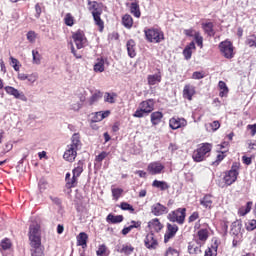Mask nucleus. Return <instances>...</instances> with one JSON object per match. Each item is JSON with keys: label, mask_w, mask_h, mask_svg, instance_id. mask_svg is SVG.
<instances>
[{"label": "nucleus", "mask_w": 256, "mask_h": 256, "mask_svg": "<svg viewBox=\"0 0 256 256\" xmlns=\"http://www.w3.org/2000/svg\"><path fill=\"white\" fill-rule=\"evenodd\" d=\"M81 147V138L78 133L73 134L71 138V144L67 146L66 151L64 152L65 161L73 163L77 157V151Z\"/></svg>", "instance_id": "f257e3e1"}, {"label": "nucleus", "mask_w": 256, "mask_h": 256, "mask_svg": "<svg viewBox=\"0 0 256 256\" xmlns=\"http://www.w3.org/2000/svg\"><path fill=\"white\" fill-rule=\"evenodd\" d=\"M154 109L155 101L153 99L142 101L139 104L138 109L133 114V117H136L137 119H142V117H145L146 115H149V113H152Z\"/></svg>", "instance_id": "f03ea898"}, {"label": "nucleus", "mask_w": 256, "mask_h": 256, "mask_svg": "<svg viewBox=\"0 0 256 256\" xmlns=\"http://www.w3.org/2000/svg\"><path fill=\"white\" fill-rule=\"evenodd\" d=\"M29 239L31 247H41V226L37 222L30 225Z\"/></svg>", "instance_id": "7ed1b4c3"}, {"label": "nucleus", "mask_w": 256, "mask_h": 256, "mask_svg": "<svg viewBox=\"0 0 256 256\" xmlns=\"http://www.w3.org/2000/svg\"><path fill=\"white\" fill-rule=\"evenodd\" d=\"M213 146L210 143H202L197 150L194 151L192 157L196 163H201V161H205L207 157H209V153H211V149Z\"/></svg>", "instance_id": "20e7f679"}, {"label": "nucleus", "mask_w": 256, "mask_h": 256, "mask_svg": "<svg viewBox=\"0 0 256 256\" xmlns=\"http://www.w3.org/2000/svg\"><path fill=\"white\" fill-rule=\"evenodd\" d=\"M239 177V164L234 163L229 171L224 175V182L227 187L233 185Z\"/></svg>", "instance_id": "39448f33"}, {"label": "nucleus", "mask_w": 256, "mask_h": 256, "mask_svg": "<svg viewBox=\"0 0 256 256\" xmlns=\"http://www.w3.org/2000/svg\"><path fill=\"white\" fill-rule=\"evenodd\" d=\"M233 43L231 41H223L219 44V50L221 55L225 57V59H233L235 57Z\"/></svg>", "instance_id": "423d86ee"}, {"label": "nucleus", "mask_w": 256, "mask_h": 256, "mask_svg": "<svg viewBox=\"0 0 256 256\" xmlns=\"http://www.w3.org/2000/svg\"><path fill=\"white\" fill-rule=\"evenodd\" d=\"M187 209L185 208H178L175 211H172L168 214V219L172 223H179V225H183L185 223Z\"/></svg>", "instance_id": "0eeeda50"}, {"label": "nucleus", "mask_w": 256, "mask_h": 256, "mask_svg": "<svg viewBox=\"0 0 256 256\" xmlns=\"http://www.w3.org/2000/svg\"><path fill=\"white\" fill-rule=\"evenodd\" d=\"M144 33L150 43H161L165 39L163 32L157 29H148Z\"/></svg>", "instance_id": "6e6552de"}, {"label": "nucleus", "mask_w": 256, "mask_h": 256, "mask_svg": "<svg viewBox=\"0 0 256 256\" xmlns=\"http://www.w3.org/2000/svg\"><path fill=\"white\" fill-rule=\"evenodd\" d=\"M144 245L149 251H155L159 247V241L155 238V234L149 233L144 239Z\"/></svg>", "instance_id": "1a4fd4ad"}, {"label": "nucleus", "mask_w": 256, "mask_h": 256, "mask_svg": "<svg viewBox=\"0 0 256 256\" xmlns=\"http://www.w3.org/2000/svg\"><path fill=\"white\" fill-rule=\"evenodd\" d=\"M163 169H165V166L159 161L151 162L147 166L150 175H160V173H163Z\"/></svg>", "instance_id": "9d476101"}, {"label": "nucleus", "mask_w": 256, "mask_h": 256, "mask_svg": "<svg viewBox=\"0 0 256 256\" xmlns=\"http://www.w3.org/2000/svg\"><path fill=\"white\" fill-rule=\"evenodd\" d=\"M4 90L8 95H12V97L15 99H20V101L27 102V96H25V93L17 90V88L13 86H6Z\"/></svg>", "instance_id": "9b49d317"}, {"label": "nucleus", "mask_w": 256, "mask_h": 256, "mask_svg": "<svg viewBox=\"0 0 256 256\" xmlns=\"http://www.w3.org/2000/svg\"><path fill=\"white\" fill-rule=\"evenodd\" d=\"M72 38L77 49H83L87 45V38H85V34L82 31H77L73 34Z\"/></svg>", "instance_id": "f8f14e48"}, {"label": "nucleus", "mask_w": 256, "mask_h": 256, "mask_svg": "<svg viewBox=\"0 0 256 256\" xmlns=\"http://www.w3.org/2000/svg\"><path fill=\"white\" fill-rule=\"evenodd\" d=\"M177 231H179V226L176 224H167V231L164 235V243H169L170 239H173L175 235H177Z\"/></svg>", "instance_id": "ddd939ff"}, {"label": "nucleus", "mask_w": 256, "mask_h": 256, "mask_svg": "<svg viewBox=\"0 0 256 256\" xmlns=\"http://www.w3.org/2000/svg\"><path fill=\"white\" fill-rule=\"evenodd\" d=\"M169 125L173 130L187 127V120L185 118L173 117L169 120Z\"/></svg>", "instance_id": "4468645a"}, {"label": "nucleus", "mask_w": 256, "mask_h": 256, "mask_svg": "<svg viewBox=\"0 0 256 256\" xmlns=\"http://www.w3.org/2000/svg\"><path fill=\"white\" fill-rule=\"evenodd\" d=\"M102 13H103V11L101 9H95L92 11V17L95 21V25H97V27H99V31H103V29L105 28V24H104L103 20L101 19Z\"/></svg>", "instance_id": "2eb2a0df"}, {"label": "nucleus", "mask_w": 256, "mask_h": 256, "mask_svg": "<svg viewBox=\"0 0 256 256\" xmlns=\"http://www.w3.org/2000/svg\"><path fill=\"white\" fill-rule=\"evenodd\" d=\"M201 247H203V244L194 239V241L188 244V252L190 255H199L201 253Z\"/></svg>", "instance_id": "dca6fc26"}, {"label": "nucleus", "mask_w": 256, "mask_h": 256, "mask_svg": "<svg viewBox=\"0 0 256 256\" xmlns=\"http://www.w3.org/2000/svg\"><path fill=\"white\" fill-rule=\"evenodd\" d=\"M207 239H209V230L207 228L200 229L195 236V240L202 245H205Z\"/></svg>", "instance_id": "f3484780"}, {"label": "nucleus", "mask_w": 256, "mask_h": 256, "mask_svg": "<svg viewBox=\"0 0 256 256\" xmlns=\"http://www.w3.org/2000/svg\"><path fill=\"white\" fill-rule=\"evenodd\" d=\"M167 207H165L161 203H156L152 205L151 207V213L155 215V217H159L160 215H164V213H167Z\"/></svg>", "instance_id": "a211bd4d"}, {"label": "nucleus", "mask_w": 256, "mask_h": 256, "mask_svg": "<svg viewBox=\"0 0 256 256\" xmlns=\"http://www.w3.org/2000/svg\"><path fill=\"white\" fill-rule=\"evenodd\" d=\"M126 47H127L129 57H131V59H133V57H136V55H137V45L135 44L133 39H130V40L127 41Z\"/></svg>", "instance_id": "6ab92c4d"}, {"label": "nucleus", "mask_w": 256, "mask_h": 256, "mask_svg": "<svg viewBox=\"0 0 256 256\" xmlns=\"http://www.w3.org/2000/svg\"><path fill=\"white\" fill-rule=\"evenodd\" d=\"M193 95H195V87L192 85L184 86L183 97L188 101H193Z\"/></svg>", "instance_id": "aec40b11"}, {"label": "nucleus", "mask_w": 256, "mask_h": 256, "mask_svg": "<svg viewBox=\"0 0 256 256\" xmlns=\"http://www.w3.org/2000/svg\"><path fill=\"white\" fill-rule=\"evenodd\" d=\"M66 187L67 189H73V187H77V183L79 181V178L77 176H72L71 173L66 174Z\"/></svg>", "instance_id": "412c9836"}, {"label": "nucleus", "mask_w": 256, "mask_h": 256, "mask_svg": "<svg viewBox=\"0 0 256 256\" xmlns=\"http://www.w3.org/2000/svg\"><path fill=\"white\" fill-rule=\"evenodd\" d=\"M109 115H111V111L106 110V111H100V112H96L95 115L92 118L93 123H99V121H103V119H106V117H108Z\"/></svg>", "instance_id": "4be33fe9"}, {"label": "nucleus", "mask_w": 256, "mask_h": 256, "mask_svg": "<svg viewBox=\"0 0 256 256\" xmlns=\"http://www.w3.org/2000/svg\"><path fill=\"white\" fill-rule=\"evenodd\" d=\"M87 239H89V236L85 232H81L77 236V245L78 247H82V249H85L87 247Z\"/></svg>", "instance_id": "5701e85b"}, {"label": "nucleus", "mask_w": 256, "mask_h": 256, "mask_svg": "<svg viewBox=\"0 0 256 256\" xmlns=\"http://www.w3.org/2000/svg\"><path fill=\"white\" fill-rule=\"evenodd\" d=\"M195 49V42H191L189 45L185 47V49L183 50V55L187 61L191 59L193 51H195Z\"/></svg>", "instance_id": "b1692460"}, {"label": "nucleus", "mask_w": 256, "mask_h": 256, "mask_svg": "<svg viewBox=\"0 0 256 256\" xmlns=\"http://www.w3.org/2000/svg\"><path fill=\"white\" fill-rule=\"evenodd\" d=\"M200 204L205 209H212L213 208V196L212 195L204 196L203 199L200 200Z\"/></svg>", "instance_id": "393cba45"}, {"label": "nucleus", "mask_w": 256, "mask_h": 256, "mask_svg": "<svg viewBox=\"0 0 256 256\" xmlns=\"http://www.w3.org/2000/svg\"><path fill=\"white\" fill-rule=\"evenodd\" d=\"M95 73H103L105 71V60L103 58H98L94 64Z\"/></svg>", "instance_id": "a878e982"}, {"label": "nucleus", "mask_w": 256, "mask_h": 256, "mask_svg": "<svg viewBox=\"0 0 256 256\" xmlns=\"http://www.w3.org/2000/svg\"><path fill=\"white\" fill-rule=\"evenodd\" d=\"M148 227L149 229H154V231H161L163 229V224H161L159 219L155 218L148 223Z\"/></svg>", "instance_id": "bb28decb"}, {"label": "nucleus", "mask_w": 256, "mask_h": 256, "mask_svg": "<svg viewBox=\"0 0 256 256\" xmlns=\"http://www.w3.org/2000/svg\"><path fill=\"white\" fill-rule=\"evenodd\" d=\"M163 119V113L156 111L151 114V123L152 125H159Z\"/></svg>", "instance_id": "cd10ccee"}, {"label": "nucleus", "mask_w": 256, "mask_h": 256, "mask_svg": "<svg viewBox=\"0 0 256 256\" xmlns=\"http://www.w3.org/2000/svg\"><path fill=\"white\" fill-rule=\"evenodd\" d=\"M130 13L134 15V17H141V10L139 9V2H132L130 5Z\"/></svg>", "instance_id": "c85d7f7f"}, {"label": "nucleus", "mask_w": 256, "mask_h": 256, "mask_svg": "<svg viewBox=\"0 0 256 256\" xmlns=\"http://www.w3.org/2000/svg\"><path fill=\"white\" fill-rule=\"evenodd\" d=\"M152 187L160 189V191H167V189H169V184L165 181L154 180Z\"/></svg>", "instance_id": "c756f323"}, {"label": "nucleus", "mask_w": 256, "mask_h": 256, "mask_svg": "<svg viewBox=\"0 0 256 256\" xmlns=\"http://www.w3.org/2000/svg\"><path fill=\"white\" fill-rule=\"evenodd\" d=\"M102 97H103V92H101L99 90L94 91L92 96L89 98V104L95 105V103H97V101H99V99H102Z\"/></svg>", "instance_id": "7c9ffc66"}, {"label": "nucleus", "mask_w": 256, "mask_h": 256, "mask_svg": "<svg viewBox=\"0 0 256 256\" xmlns=\"http://www.w3.org/2000/svg\"><path fill=\"white\" fill-rule=\"evenodd\" d=\"M122 25H124L126 29H131V27H133V17L129 14H125L122 17Z\"/></svg>", "instance_id": "2f4dec72"}, {"label": "nucleus", "mask_w": 256, "mask_h": 256, "mask_svg": "<svg viewBox=\"0 0 256 256\" xmlns=\"http://www.w3.org/2000/svg\"><path fill=\"white\" fill-rule=\"evenodd\" d=\"M72 173L75 177L79 179L81 177V173H83V161H79L77 164L74 165V169Z\"/></svg>", "instance_id": "473e14b6"}, {"label": "nucleus", "mask_w": 256, "mask_h": 256, "mask_svg": "<svg viewBox=\"0 0 256 256\" xmlns=\"http://www.w3.org/2000/svg\"><path fill=\"white\" fill-rule=\"evenodd\" d=\"M107 223H122L123 221V215H113V214H109L106 218Z\"/></svg>", "instance_id": "72a5a7b5"}, {"label": "nucleus", "mask_w": 256, "mask_h": 256, "mask_svg": "<svg viewBox=\"0 0 256 256\" xmlns=\"http://www.w3.org/2000/svg\"><path fill=\"white\" fill-rule=\"evenodd\" d=\"M157 83H161V73L148 76V85H157Z\"/></svg>", "instance_id": "f704fd0d"}, {"label": "nucleus", "mask_w": 256, "mask_h": 256, "mask_svg": "<svg viewBox=\"0 0 256 256\" xmlns=\"http://www.w3.org/2000/svg\"><path fill=\"white\" fill-rule=\"evenodd\" d=\"M202 28L209 37H213V35H215V30H213V24L211 22L202 24Z\"/></svg>", "instance_id": "c9c22d12"}, {"label": "nucleus", "mask_w": 256, "mask_h": 256, "mask_svg": "<svg viewBox=\"0 0 256 256\" xmlns=\"http://www.w3.org/2000/svg\"><path fill=\"white\" fill-rule=\"evenodd\" d=\"M218 87L220 89L219 96L220 97H226L227 93H229V88L227 87V84L223 81H220L218 83Z\"/></svg>", "instance_id": "e433bc0d"}, {"label": "nucleus", "mask_w": 256, "mask_h": 256, "mask_svg": "<svg viewBox=\"0 0 256 256\" xmlns=\"http://www.w3.org/2000/svg\"><path fill=\"white\" fill-rule=\"evenodd\" d=\"M251 207H253V202H247L246 206H243L239 209V215H241V217H244V215H247V213L251 211Z\"/></svg>", "instance_id": "4c0bfd02"}, {"label": "nucleus", "mask_w": 256, "mask_h": 256, "mask_svg": "<svg viewBox=\"0 0 256 256\" xmlns=\"http://www.w3.org/2000/svg\"><path fill=\"white\" fill-rule=\"evenodd\" d=\"M64 23L68 27H73V25H75V18H73V15H71V13H67L65 15Z\"/></svg>", "instance_id": "58836bf2"}, {"label": "nucleus", "mask_w": 256, "mask_h": 256, "mask_svg": "<svg viewBox=\"0 0 256 256\" xmlns=\"http://www.w3.org/2000/svg\"><path fill=\"white\" fill-rule=\"evenodd\" d=\"M96 254H97V256H108L109 250L107 249V246H105V244H102L99 246Z\"/></svg>", "instance_id": "ea45409f"}, {"label": "nucleus", "mask_w": 256, "mask_h": 256, "mask_svg": "<svg viewBox=\"0 0 256 256\" xmlns=\"http://www.w3.org/2000/svg\"><path fill=\"white\" fill-rule=\"evenodd\" d=\"M117 97V95L115 94H111L109 92H106L104 95V101L105 103H115V98Z\"/></svg>", "instance_id": "a19ab883"}, {"label": "nucleus", "mask_w": 256, "mask_h": 256, "mask_svg": "<svg viewBox=\"0 0 256 256\" xmlns=\"http://www.w3.org/2000/svg\"><path fill=\"white\" fill-rule=\"evenodd\" d=\"M32 57H33V63H35V65L41 64V54H39V51L33 50Z\"/></svg>", "instance_id": "79ce46f5"}, {"label": "nucleus", "mask_w": 256, "mask_h": 256, "mask_svg": "<svg viewBox=\"0 0 256 256\" xmlns=\"http://www.w3.org/2000/svg\"><path fill=\"white\" fill-rule=\"evenodd\" d=\"M246 230L247 231H255L256 229V220L252 219V220H248L245 224Z\"/></svg>", "instance_id": "37998d69"}, {"label": "nucleus", "mask_w": 256, "mask_h": 256, "mask_svg": "<svg viewBox=\"0 0 256 256\" xmlns=\"http://www.w3.org/2000/svg\"><path fill=\"white\" fill-rule=\"evenodd\" d=\"M0 249H3V251H7V249H11V240L4 239L0 243Z\"/></svg>", "instance_id": "c03bdc74"}, {"label": "nucleus", "mask_w": 256, "mask_h": 256, "mask_svg": "<svg viewBox=\"0 0 256 256\" xmlns=\"http://www.w3.org/2000/svg\"><path fill=\"white\" fill-rule=\"evenodd\" d=\"M204 256H217V246L207 248Z\"/></svg>", "instance_id": "a18cd8bd"}, {"label": "nucleus", "mask_w": 256, "mask_h": 256, "mask_svg": "<svg viewBox=\"0 0 256 256\" xmlns=\"http://www.w3.org/2000/svg\"><path fill=\"white\" fill-rule=\"evenodd\" d=\"M122 193H123V189L112 188V196H113V199H115V201H117V199H119V197H121Z\"/></svg>", "instance_id": "49530a36"}, {"label": "nucleus", "mask_w": 256, "mask_h": 256, "mask_svg": "<svg viewBox=\"0 0 256 256\" xmlns=\"http://www.w3.org/2000/svg\"><path fill=\"white\" fill-rule=\"evenodd\" d=\"M120 207L123 211H130V213H133L135 211V209L133 208V206L127 202H122L120 204Z\"/></svg>", "instance_id": "de8ad7c7"}, {"label": "nucleus", "mask_w": 256, "mask_h": 256, "mask_svg": "<svg viewBox=\"0 0 256 256\" xmlns=\"http://www.w3.org/2000/svg\"><path fill=\"white\" fill-rule=\"evenodd\" d=\"M133 251H135V248L131 245H123L121 249V253H125V255H131Z\"/></svg>", "instance_id": "09e8293b"}, {"label": "nucleus", "mask_w": 256, "mask_h": 256, "mask_svg": "<svg viewBox=\"0 0 256 256\" xmlns=\"http://www.w3.org/2000/svg\"><path fill=\"white\" fill-rule=\"evenodd\" d=\"M246 45L256 47V35H251L246 39Z\"/></svg>", "instance_id": "8fccbe9b"}, {"label": "nucleus", "mask_w": 256, "mask_h": 256, "mask_svg": "<svg viewBox=\"0 0 256 256\" xmlns=\"http://www.w3.org/2000/svg\"><path fill=\"white\" fill-rule=\"evenodd\" d=\"M33 247V252H32V256H44L43 254V248H41L40 246H32Z\"/></svg>", "instance_id": "3c124183"}, {"label": "nucleus", "mask_w": 256, "mask_h": 256, "mask_svg": "<svg viewBox=\"0 0 256 256\" xmlns=\"http://www.w3.org/2000/svg\"><path fill=\"white\" fill-rule=\"evenodd\" d=\"M194 39L198 47H200V49H203V36H201V34H199L198 32V33H195Z\"/></svg>", "instance_id": "603ef678"}, {"label": "nucleus", "mask_w": 256, "mask_h": 256, "mask_svg": "<svg viewBox=\"0 0 256 256\" xmlns=\"http://www.w3.org/2000/svg\"><path fill=\"white\" fill-rule=\"evenodd\" d=\"M132 229H139V224H137V225H130L128 227L123 228L122 235H128V233H131Z\"/></svg>", "instance_id": "864d4df0"}, {"label": "nucleus", "mask_w": 256, "mask_h": 256, "mask_svg": "<svg viewBox=\"0 0 256 256\" xmlns=\"http://www.w3.org/2000/svg\"><path fill=\"white\" fill-rule=\"evenodd\" d=\"M10 60H11L10 64L12 65L14 71H19L20 69L19 60H17L14 57H10Z\"/></svg>", "instance_id": "5fc2aeb1"}, {"label": "nucleus", "mask_w": 256, "mask_h": 256, "mask_svg": "<svg viewBox=\"0 0 256 256\" xmlns=\"http://www.w3.org/2000/svg\"><path fill=\"white\" fill-rule=\"evenodd\" d=\"M37 79H39V74L37 73H32V74H28V78H27V81L28 83H35V81H37Z\"/></svg>", "instance_id": "6e6d98bb"}, {"label": "nucleus", "mask_w": 256, "mask_h": 256, "mask_svg": "<svg viewBox=\"0 0 256 256\" xmlns=\"http://www.w3.org/2000/svg\"><path fill=\"white\" fill-rule=\"evenodd\" d=\"M27 39L30 41V43H35V39H37V34L33 31H29L27 33Z\"/></svg>", "instance_id": "4d7b16f0"}, {"label": "nucleus", "mask_w": 256, "mask_h": 256, "mask_svg": "<svg viewBox=\"0 0 256 256\" xmlns=\"http://www.w3.org/2000/svg\"><path fill=\"white\" fill-rule=\"evenodd\" d=\"M165 256H179V252L176 249L170 247L166 251Z\"/></svg>", "instance_id": "13d9d810"}, {"label": "nucleus", "mask_w": 256, "mask_h": 256, "mask_svg": "<svg viewBox=\"0 0 256 256\" xmlns=\"http://www.w3.org/2000/svg\"><path fill=\"white\" fill-rule=\"evenodd\" d=\"M107 155H109L107 152L103 151L98 156H96L97 163H101L103 159H106Z\"/></svg>", "instance_id": "bf43d9fd"}, {"label": "nucleus", "mask_w": 256, "mask_h": 256, "mask_svg": "<svg viewBox=\"0 0 256 256\" xmlns=\"http://www.w3.org/2000/svg\"><path fill=\"white\" fill-rule=\"evenodd\" d=\"M195 33L199 32H196L193 28L184 30V35H187V37H195Z\"/></svg>", "instance_id": "052dcab7"}, {"label": "nucleus", "mask_w": 256, "mask_h": 256, "mask_svg": "<svg viewBox=\"0 0 256 256\" xmlns=\"http://www.w3.org/2000/svg\"><path fill=\"white\" fill-rule=\"evenodd\" d=\"M82 107L83 105L81 103L76 102L74 104H71L70 109H72V111H79Z\"/></svg>", "instance_id": "680f3d73"}, {"label": "nucleus", "mask_w": 256, "mask_h": 256, "mask_svg": "<svg viewBox=\"0 0 256 256\" xmlns=\"http://www.w3.org/2000/svg\"><path fill=\"white\" fill-rule=\"evenodd\" d=\"M38 186L41 192L45 191L47 189V181L40 180Z\"/></svg>", "instance_id": "e2e57ef3"}, {"label": "nucleus", "mask_w": 256, "mask_h": 256, "mask_svg": "<svg viewBox=\"0 0 256 256\" xmlns=\"http://www.w3.org/2000/svg\"><path fill=\"white\" fill-rule=\"evenodd\" d=\"M210 127L212 128V131H217V129L221 127V124L219 123V121H214L210 124Z\"/></svg>", "instance_id": "0e129e2a"}, {"label": "nucleus", "mask_w": 256, "mask_h": 256, "mask_svg": "<svg viewBox=\"0 0 256 256\" xmlns=\"http://www.w3.org/2000/svg\"><path fill=\"white\" fill-rule=\"evenodd\" d=\"M199 219V212H194L190 217H189V223H193V221H197Z\"/></svg>", "instance_id": "69168bd1"}, {"label": "nucleus", "mask_w": 256, "mask_h": 256, "mask_svg": "<svg viewBox=\"0 0 256 256\" xmlns=\"http://www.w3.org/2000/svg\"><path fill=\"white\" fill-rule=\"evenodd\" d=\"M203 77H205V75L201 72H194L192 74V79H203Z\"/></svg>", "instance_id": "338daca9"}, {"label": "nucleus", "mask_w": 256, "mask_h": 256, "mask_svg": "<svg viewBox=\"0 0 256 256\" xmlns=\"http://www.w3.org/2000/svg\"><path fill=\"white\" fill-rule=\"evenodd\" d=\"M247 127L250 129L252 137H254V135H256V124L248 125Z\"/></svg>", "instance_id": "774afa93"}]
</instances>
